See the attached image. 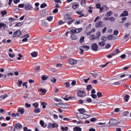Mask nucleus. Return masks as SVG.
<instances>
[{"mask_svg": "<svg viewBox=\"0 0 131 131\" xmlns=\"http://www.w3.org/2000/svg\"><path fill=\"white\" fill-rule=\"evenodd\" d=\"M81 30H82V28H78L76 29H72L71 31H67L66 33V36L68 37V34L70 33V34H75L76 33H80Z\"/></svg>", "mask_w": 131, "mask_h": 131, "instance_id": "nucleus-1", "label": "nucleus"}, {"mask_svg": "<svg viewBox=\"0 0 131 131\" xmlns=\"http://www.w3.org/2000/svg\"><path fill=\"white\" fill-rule=\"evenodd\" d=\"M56 106L57 107H59L60 108H68L69 107V105L67 104V103H57Z\"/></svg>", "mask_w": 131, "mask_h": 131, "instance_id": "nucleus-2", "label": "nucleus"}, {"mask_svg": "<svg viewBox=\"0 0 131 131\" xmlns=\"http://www.w3.org/2000/svg\"><path fill=\"white\" fill-rule=\"evenodd\" d=\"M77 95L80 97H84L86 96V92L85 91H81V90H78L77 91Z\"/></svg>", "mask_w": 131, "mask_h": 131, "instance_id": "nucleus-3", "label": "nucleus"}, {"mask_svg": "<svg viewBox=\"0 0 131 131\" xmlns=\"http://www.w3.org/2000/svg\"><path fill=\"white\" fill-rule=\"evenodd\" d=\"M58 127V124H56L55 123H49L48 124V128H57Z\"/></svg>", "mask_w": 131, "mask_h": 131, "instance_id": "nucleus-4", "label": "nucleus"}, {"mask_svg": "<svg viewBox=\"0 0 131 131\" xmlns=\"http://www.w3.org/2000/svg\"><path fill=\"white\" fill-rule=\"evenodd\" d=\"M119 123V121L114 119H111L109 121L110 124L113 125L118 124Z\"/></svg>", "mask_w": 131, "mask_h": 131, "instance_id": "nucleus-5", "label": "nucleus"}, {"mask_svg": "<svg viewBox=\"0 0 131 131\" xmlns=\"http://www.w3.org/2000/svg\"><path fill=\"white\" fill-rule=\"evenodd\" d=\"M32 8V4L30 3H27L25 5V9L26 10H30Z\"/></svg>", "mask_w": 131, "mask_h": 131, "instance_id": "nucleus-6", "label": "nucleus"}, {"mask_svg": "<svg viewBox=\"0 0 131 131\" xmlns=\"http://www.w3.org/2000/svg\"><path fill=\"white\" fill-rule=\"evenodd\" d=\"M91 47L92 50L94 52H97L98 51V46L96 44V43H93V44H92Z\"/></svg>", "mask_w": 131, "mask_h": 131, "instance_id": "nucleus-7", "label": "nucleus"}, {"mask_svg": "<svg viewBox=\"0 0 131 131\" xmlns=\"http://www.w3.org/2000/svg\"><path fill=\"white\" fill-rule=\"evenodd\" d=\"M21 35V32L20 31H17L14 32L13 34V37L16 38V37H19Z\"/></svg>", "mask_w": 131, "mask_h": 131, "instance_id": "nucleus-8", "label": "nucleus"}, {"mask_svg": "<svg viewBox=\"0 0 131 131\" xmlns=\"http://www.w3.org/2000/svg\"><path fill=\"white\" fill-rule=\"evenodd\" d=\"M69 64L71 65H75L77 63V60L74 59L70 58L69 59Z\"/></svg>", "mask_w": 131, "mask_h": 131, "instance_id": "nucleus-9", "label": "nucleus"}, {"mask_svg": "<svg viewBox=\"0 0 131 131\" xmlns=\"http://www.w3.org/2000/svg\"><path fill=\"white\" fill-rule=\"evenodd\" d=\"M102 27V21H98L95 24L96 28H101Z\"/></svg>", "mask_w": 131, "mask_h": 131, "instance_id": "nucleus-10", "label": "nucleus"}, {"mask_svg": "<svg viewBox=\"0 0 131 131\" xmlns=\"http://www.w3.org/2000/svg\"><path fill=\"white\" fill-rule=\"evenodd\" d=\"M79 7V4L76 2H74L72 4L73 9H76Z\"/></svg>", "mask_w": 131, "mask_h": 131, "instance_id": "nucleus-11", "label": "nucleus"}, {"mask_svg": "<svg viewBox=\"0 0 131 131\" xmlns=\"http://www.w3.org/2000/svg\"><path fill=\"white\" fill-rule=\"evenodd\" d=\"M128 15V12L127 11H124L123 13L120 14V17H126Z\"/></svg>", "mask_w": 131, "mask_h": 131, "instance_id": "nucleus-12", "label": "nucleus"}, {"mask_svg": "<svg viewBox=\"0 0 131 131\" xmlns=\"http://www.w3.org/2000/svg\"><path fill=\"white\" fill-rule=\"evenodd\" d=\"M23 125L19 123H16V125H15V128L16 129H21Z\"/></svg>", "mask_w": 131, "mask_h": 131, "instance_id": "nucleus-13", "label": "nucleus"}, {"mask_svg": "<svg viewBox=\"0 0 131 131\" xmlns=\"http://www.w3.org/2000/svg\"><path fill=\"white\" fill-rule=\"evenodd\" d=\"M75 34H71V39L72 40H76L78 39V37L77 35H75Z\"/></svg>", "mask_w": 131, "mask_h": 131, "instance_id": "nucleus-14", "label": "nucleus"}, {"mask_svg": "<svg viewBox=\"0 0 131 131\" xmlns=\"http://www.w3.org/2000/svg\"><path fill=\"white\" fill-rule=\"evenodd\" d=\"M78 111L79 113H77V114H84L86 113V110H84V108H78Z\"/></svg>", "mask_w": 131, "mask_h": 131, "instance_id": "nucleus-15", "label": "nucleus"}, {"mask_svg": "<svg viewBox=\"0 0 131 131\" xmlns=\"http://www.w3.org/2000/svg\"><path fill=\"white\" fill-rule=\"evenodd\" d=\"M64 19L65 20H70L72 19V17L69 14H66L64 15Z\"/></svg>", "mask_w": 131, "mask_h": 131, "instance_id": "nucleus-16", "label": "nucleus"}, {"mask_svg": "<svg viewBox=\"0 0 131 131\" xmlns=\"http://www.w3.org/2000/svg\"><path fill=\"white\" fill-rule=\"evenodd\" d=\"M107 38H108V40H113L116 39V38H115L113 35H108Z\"/></svg>", "mask_w": 131, "mask_h": 131, "instance_id": "nucleus-17", "label": "nucleus"}, {"mask_svg": "<svg viewBox=\"0 0 131 131\" xmlns=\"http://www.w3.org/2000/svg\"><path fill=\"white\" fill-rule=\"evenodd\" d=\"M96 39H98V37L96 35L93 34L90 35V39L92 40H95Z\"/></svg>", "mask_w": 131, "mask_h": 131, "instance_id": "nucleus-18", "label": "nucleus"}, {"mask_svg": "<svg viewBox=\"0 0 131 131\" xmlns=\"http://www.w3.org/2000/svg\"><path fill=\"white\" fill-rule=\"evenodd\" d=\"M83 115H84L83 113H76V116L77 117V118L81 119Z\"/></svg>", "mask_w": 131, "mask_h": 131, "instance_id": "nucleus-19", "label": "nucleus"}, {"mask_svg": "<svg viewBox=\"0 0 131 131\" xmlns=\"http://www.w3.org/2000/svg\"><path fill=\"white\" fill-rule=\"evenodd\" d=\"M41 25L43 27H47L48 26V23L45 20H41Z\"/></svg>", "mask_w": 131, "mask_h": 131, "instance_id": "nucleus-20", "label": "nucleus"}, {"mask_svg": "<svg viewBox=\"0 0 131 131\" xmlns=\"http://www.w3.org/2000/svg\"><path fill=\"white\" fill-rule=\"evenodd\" d=\"M76 13H77L78 15H80L79 16H78V17L79 18H81V17H83L84 16V14L82 13V12H81L80 11H77V12H76Z\"/></svg>", "mask_w": 131, "mask_h": 131, "instance_id": "nucleus-21", "label": "nucleus"}, {"mask_svg": "<svg viewBox=\"0 0 131 131\" xmlns=\"http://www.w3.org/2000/svg\"><path fill=\"white\" fill-rule=\"evenodd\" d=\"M73 131H81V128L78 126H76L74 127V128H73Z\"/></svg>", "mask_w": 131, "mask_h": 131, "instance_id": "nucleus-22", "label": "nucleus"}, {"mask_svg": "<svg viewBox=\"0 0 131 131\" xmlns=\"http://www.w3.org/2000/svg\"><path fill=\"white\" fill-rule=\"evenodd\" d=\"M106 8H107V6H106V5L102 6V7H100V8H99V12H101L104 9H106Z\"/></svg>", "mask_w": 131, "mask_h": 131, "instance_id": "nucleus-23", "label": "nucleus"}, {"mask_svg": "<svg viewBox=\"0 0 131 131\" xmlns=\"http://www.w3.org/2000/svg\"><path fill=\"white\" fill-rule=\"evenodd\" d=\"M82 49H84L85 51H88L90 50V47L84 45L81 47Z\"/></svg>", "mask_w": 131, "mask_h": 131, "instance_id": "nucleus-24", "label": "nucleus"}, {"mask_svg": "<svg viewBox=\"0 0 131 131\" xmlns=\"http://www.w3.org/2000/svg\"><path fill=\"white\" fill-rule=\"evenodd\" d=\"M34 113L35 114H39L40 113V109L39 108H35L34 110Z\"/></svg>", "mask_w": 131, "mask_h": 131, "instance_id": "nucleus-25", "label": "nucleus"}, {"mask_svg": "<svg viewBox=\"0 0 131 131\" xmlns=\"http://www.w3.org/2000/svg\"><path fill=\"white\" fill-rule=\"evenodd\" d=\"M104 42L105 41L99 42L98 45L99 46V47H104L105 45V43Z\"/></svg>", "mask_w": 131, "mask_h": 131, "instance_id": "nucleus-26", "label": "nucleus"}, {"mask_svg": "<svg viewBox=\"0 0 131 131\" xmlns=\"http://www.w3.org/2000/svg\"><path fill=\"white\" fill-rule=\"evenodd\" d=\"M89 116L87 114H84L83 117L81 118V120H86L89 118Z\"/></svg>", "mask_w": 131, "mask_h": 131, "instance_id": "nucleus-27", "label": "nucleus"}, {"mask_svg": "<svg viewBox=\"0 0 131 131\" xmlns=\"http://www.w3.org/2000/svg\"><path fill=\"white\" fill-rule=\"evenodd\" d=\"M39 92L42 93V94H46L47 91L46 89H39Z\"/></svg>", "mask_w": 131, "mask_h": 131, "instance_id": "nucleus-28", "label": "nucleus"}, {"mask_svg": "<svg viewBox=\"0 0 131 131\" xmlns=\"http://www.w3.org/2000/svg\"><path fill=\"white\" fill-rule=\"evenodd\" d=\"M61 129L62 131H68L69 129L68 126H66L64 127L63 126H61Z\"/></svg>", "mask_w": 131, "mask_h": 131, "instance_id": "nucleus-29", "label": "nucleus"}, {"mask_svg": "<svg viewBox=\"0 0 131 131\" xmlns=\"http://www.w3.org/2000/svg\"><path fill=\"white\" fill-rule=\"evenodd\" d=\"M86 87H87L86 88L87 91H90V90H91V89H93V86H92L91 84L87 85Z\"/></svg>", "mask_w": 131, "mask_h": 131, "instance_id": "nucleus-30", "label": "nucleus"}, {"mask_svg": "<svg viewBox=\"0 0 131 131\" xmlns=\"http://www.w3.org/2000/svg\"><path fill=\"white\" fill-rule=\"evenodd\" d=\"M112 14H113V12L112 11H109V12H107V13H106L105 16L106 17H110L111 15H112Z\"/></svg>", "mask_w": 131, "mask_h": 131, "instance_id": "nucleus-31", "label": "nucleus"}, {"mask_svg": "<svg viewBox=\"0 0 131 131\" xmlns=\"http://www.w3.org/2000/svg\"><path fill=\"white\" fill-rule=\"evenodd\" d=\"M84 39H85V37H84V36L81 37V38H80V40H79L80 43H82V42H84Z\"/></svg>", "mask_w": 131, "mask_h": 131, "instance_id": "nucleus-32", "label": "nucleus"}, {"mask_svg": "<svg viewBox=\"0 0 131 131\" xmlns=\"http://www.w3.org/2000/svg\"><path fill=\"white\" fill-rule=\"evenodd\" d=\"M93 7H89L88 12L90 13L91 14H93Z\"/></svg>", "mask_w": 131, "mask_h": 131, "instance_id": "nucleus-33", "label": "nucleus"}, {"mask_svg": "<svg viewBox=\"0 0 131 131\" xmlns=\"http://www.w3.org/2000/svg\"><path fill=\"white\" fill-rule=\"evenodd\" d=\"M23 25V23L21 22H19V23H16V25H15V27H20Z\"/></svg>", "mask_w": 131, "mask_h": 131, "instance_id": "nucleus-34", "label": "nucleus"}, {"mask_svg": "<svg viewBox=\"0 0 131 131\" xmlns=\"http://www.w3.org/2000/svg\"><path fill=\"white\" fill-rule=\"evenodd\" d=\"M18 112H19L21 115H23L24 113H25V111H24V108H20V109L18 110Z\"/></svg>", "mask_w": 131, "mask_h": 131, "instance_id": "nucleus-35", "label": "nucleus"}, {"mask_svg": "<svg viewBox=\"0 0 131 131\" xmlns=\"http://www.w3.org/2000/svg\"><path fill=\"white\" fill-rule=\"evenodd\" d=\"M128 111H124L123 112V114H122V116L123 117L127 116L128 115Z\"/></svg>", "mask_w": 131, "mask_h": 131, "instance_id": "nucleus-36", "label": "nucleus"}, {"mask_svg": "<svg viewBox=\"0 0 131 131\" xmlns=\"http://www.w3.org/2000/svg\"><path fill=\"white\" fill-rule=\"evenodd\" d=\"M101 40H102V42H105L107 41V37H106L105 36H102V38H101Z\"/></svg>", "mask_w": 131, "mask_h": 131, "instance_id": "nucleus-37", "label": "nucleus"}, {"mask_svg": "<svg viewBox=\"0 0 131 131\" xmlns=\"http://www.w3.org/2000/svg\"><path fill=\"white\" fill-rule=\"evenodd\" d=\"M47 105V103L46 102H42L41 103V105L42 106V108H46V105Z\"/></svg>", "mask_w": 131, "mask_h": 131, "instance_id": "nucleus-38", "label": "nucleus"}, {"mask_svg": "<svg viewBox=\"0 0 131 131\" xmlns=\"http://www.w3.org/2000/svg\"><path fill=\"white\" fill-rule=\"evenodd\" d=\"M1 14L2 15V16L6 15L7 14V10H4L3 11H1Z\"/></svg>", "mask_w": 131, "mask_h": 131, "instance_id": "nucleus-39", "label": "nucleus"}, {"mask_svg": "<svg viewBox=\"0 0 131 131\" xmlns=\"http://www.w3.org/2000/svg\"><path fill=\"white\" fill-rule=\"evenodd\" d=\"M41 80H42L43 81H45L46 80H47L48 79V76H46L45 75H42L41 77Z\"/></svg>", "mask_w": 131, "mask_h": 131, "instance_id": "nucleus-40", "label": "nucleus"}, {"mask_svg": "<svg viewBox=\"0 0 131 131\" xmlns=\"http://www.w3.org/2000/svg\"><path fill=\"white\" fill-rule=\"evenodd\" d=\"M129 98V95H125V97H124V99H125V102H128V99Z\"/></svg>", "mask_w": 131, "mask_h": 131, "instance_id": "nucleus-41", "label": "nucleus"}, {"mask_svg": "<svg viewBox=\"0 0 131 131\" xmlns=\"http://www.w3.org/2000/svg\"><path fill=\"white\" fill-rule=\"evenodd\" d=\"M46 7H47V4H46V3L41 4V5H40V8L41 9L46 8Z\"/></svg>", "mask_w": 131, "mask_h": 131, "instance_id": "nucleus-42", "label": "nucleus"}, {"mask_svg": "<svg viewBox=\"0 0 131 131\" xmlns=\"http://www.w3.org/2000/svg\"><path fill=\"white\" fill-rule=\"evenodd\" d=\"M127 20V17H124L122 18V21H120V24H123V23H124L125 21V20Z\"/></svg>", "mask_w": 131, "mask_h": 131, "instance_id": "nucleus-43", "label": "nucleus"}, {"mask_svg": "<svg viewBox=\"0 0 131 131\" xmlns=\"http://www.w3.org/2000/svg\"><path fill=\"white\" fill-rule=\"evenodd\" d=\"M97 96L98 97V98H100L102 97V94L100 92H98L97 93Z\"/></svg>", "mask_w": 131, "mask_h": 131, "instance_id": "nucleus-44", "label": "nucleus"}, {"mask_svg": "<svg viewBox=\"0 0 131 131\" xmlns=\"http://www.w3.org/2000/svg\"><path fill=\"white\" fill-rule=\"evenodd\" d=\"M50 81L53 82V83H56V79L55 78H50Z\"/></svg>", "mask_w": 131, "mask_h": 131, "instance_id": "nucleus-45", "label": "nucleus"}, {"mask_svg": "<svg viewBox=\"0 0 131 131\" xmlns=\"http://www.w3.org/2000/svg\"><path fill=\"white\" fill-rule=\"evenodd\" d=\"M39 124L41 125V127H46V126H44V121L42 120L39 121Z\"/></svg>", "mask_w": 131, "mask_h": 131, "instance_id": "nucleus-46", "label": "nucleus"}, {"mask_svg": "<svg viewBox=\"0 0 131 131\" xmlns=\"http://www.w3.org/2000/svg\"><path fill=\"white\" fill-rule=\"evenodd\" d=\"M53 19V16H48V18H47V20H48V21H51Z\"/></svg>", "mask_w": 131, "mask_h": 131, "instance_id": "nucleus-47", "label": "nucleus"}, {"mask_svg": "<svg viewBox=\"0 0 131 131\" xmlns=\"http://www.w3.org/2000/svg\"><path fill=\"white\" fill-rule=\"evenodd\" d=\"M7 97H8V95H2V96H0V98L3 99V100L5 99Z\"/></svg>", "mask_w": 131, "mask_h": 131, "instance_id": "nucleus-48", "label": "nucleus"}, {"mask_svg": "<svg viewBox=\"0 0 131 131\" xmlns=\"http://www.w3.org/2000/svg\"><path fill=\"white\" fill-rule=\"evenodd\" d=\"M64 85H65L66 88H69L71 86V84H70V83L67 82L65 83Z\"/></svg>", "mask_w": 131, "mask_h": 131, "instance_id": "nucleus-49", "label": "nucleus"}, {"mask_svg": "<svg viewBox=\"0 0 131 131\" xmlns=\"http://www.w3.org/2000/svg\"><path fill=\"white\" fill-rule=\"evenodd\" d=\"M32 106H34V107H35V108H37V107H38L39 104L37 102H35L34 103H33Z\"/></svg>", "mask_w": 131, "mask_h": 131, "instance_id": "nucleus-50", "label": "nucleus"}, {"mask_svg": "<svg viewBox=\"0 0 131 131\" xmlns=\"http://www.w3.org/2000/svg\"><path fill=\"white\" fill-rule=\"evenodd\" d=\"M8 56H9L10 58H13L16 55H15V54H11V53H8Z\"/></svg>", "mask_w": 131, "mask_h": 131, "instance_id": "nucleus-51", "label": "nucleus"}, {"mask_svg": "<svg viewBox=\"0 0 131 131\" xmlns=\"http://www.w3.org/2000/svg\"><path fill=\"white\" fill-rule=\"evenodd\" d=\"M31 55H32L33 57H36L37 56V54L35 52H34V53H31Z\"/></svg>", "mask_w": 131, "mask_h": 131, "instance_id": "nucleus-52", "label": "nucleus"}, {"mask_svg": "<svg viewBox=\"0 0 131 131\" xmlns=\"http://www.w3.org/2000/svg\"><path fill=\"white\" fill-rule=\"evenodd\" d=\"M91 97H92L93 99H97V95L96 94H91Z\"/></svg>", "mask_w": 131, "mask_h": 131, "instance_id": "nucleus-53", "label": "nucleus"}, {"mask_svg": "<svg viewBox=\"0 0 131 131\" xmlns=\"http://www.w3.org/2000/svg\"><path fill=\"white\" fill-rule=\"evenodd\" d=\"M25 7V5L24 4H18V8H24Z\"/></svg>", "mask_w": 131, "mask_h": 131, "instance_id": "nucleus-54", "label": "nucleus"}, {"mask_svg": "<svg viewBox=\"0 0 131 131\" xmlns=\"http://www.w3.org/2000/svg\"><path fill=\"white\" fill-rule=\"evenodd\" d=\"M74 21H75V19H72L71 21L68 22V25H70L71 24H72V23Z\"/></svg>", "mask_w": 131, "mask_h": 131, "instance_id": "nucleus-55", "label": "nucleus"}, {"mask_svg": "<svg viewBox=\"0 0 131 131\" xmlns=\"http://www.w3.org/2000/svg\"><path fill=\"white\" fill-rule=\"evenodd\" d=\"M90 80V78H88L87 79H83V81H84L85 83H88V81H89Z\"/></svg>", "mask_w": 131, "mask_h": 131, "instance_id": "nucleus-56", "label": "nucleus"}, {"mask_svg": "<svg viewBox=\"0 0 131 131\" xmlns=\"http://www.w3.org/2000/svg\"><path fill=\"white\" fill-rule=\"evenodd\" d=\"M98 76H99V75H98V74H97V73H96V74H93V75H92V76L94 77V79H96L97 77H98Z\"/></svg>", "mask_w": 131, "mask_h": 131, "instance_id": "nucleus-57", "label": "nucleus"}, {"mask_svg": "<svg viewBox=\"0 0 131 131\" xmlns=\"http://www.w3.org/2000/svg\"><path fill=\"white\" fill-rule=\"evenodd\" d=\"M8 20H9L11 22H12V21L16 20V19H15L14 18L10 17L9 18H8Z\"/></svg>", "mask_w": 131, "mask_h": 131, "instance_id": "nucleus-58", "label": "nucleus"}, {"mask_svg": "<svg viewBox=\"0 0 131 131\" xmlns=\"http://www.w3.org/2000/svg\"><path fill=\"white\" fill-rule=\"evenodd\" d=\"M23 56L21 54H18V57L17 58V60H21V58H23Z\"/></svg>", "mask_w": 131, "mask_h": 131, "instance_id": "nucleus-59", "label": "nucleus"}, {"mask_svg": "<svg viewBox=\"0 0 131 131\" xmlns=\"http://www.w3.org/2000/svg\"><path fill=\"white\" fill-rule=\"evenodd\" d=\"M21 84H23V81L22 80H19L18 83V87L21 86Z\"/></svg>", "mask_w": 131, "mask_h": 131, "instance_id": "nucleus-60", "label": "nucleus"}, {"mask_svg": "<svg viewBox=\"0 0 131 131\" xmlns=\"http://www.w3.org/2000/svg\"><path fill=\"white\" fill-rule=\"evenodd\" d=\"M81 4H86V0H81Z\"/></svg>", "mask_w": 131, "mask_h": 131, "instance_id": "nucleus-61", "label": "nucleus"}, {"mask_svg": "<svg viewBox=\"0 0 131 131\" xmlns=\"http://www.w3.org/2000/svg\"><path fill=\"white\" fill-rule=\"evenodd\" d=\"M96 8H97V9L100 8L101 4H96Z\"/></svg>", "mask_w": 131, "mask_h": 131, "instance_id": "nucleus-62", "label": "nucleus"}, {"mask_svg": "<svg viewBox=\"0 0 131 131\" xmlns=\"http://www.w3.org/2000/svg\"><path fill=\"white\" fill-rule=\"evenodd\" d=\"M126 57V56L125 55V54H123L122 55H120V58L121 59H125Z\"/></svg>", "mask_w": 131, "mask_h": 131, "instance_id": "nucleus-63", "label": "nucleus"}, {"mask_svg": "<svg viewBox=\"0 0 131 131\" xmlns=\"http://www.w3.org/2000/svg\"><path fill=\"white\" fill-rule=\"evenodd\" d=\"M24 131H32L30 129H28V128L27 127H24Z\"/></svg>", "mask_w": 131, "mask_h": 131, "instance_id": "nucleus-64", "label": "nucleus"}]
</instances>
